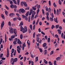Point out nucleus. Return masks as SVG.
Here are the masks:
<instances>
[{"mask_svg": "<svg viewBox=\"0 0 65 65\" xmlns=\"http://www.w3.org/2000/svg\"><path fill=\"white\" fill-rule=\"evenodd\" d=\"M32 23H32L34 25V24H35V20H34Z\"/></svg>", "mask_w": 65, "mask_h": 65, "instance_id": "nucleus-51", "label": "nucleus"}, {"mask_svg": "<svg viewBox=\"0 0 65 65\" xmlns=\"http://www.w3.org/2000/svg\"><path fill=\"white\" fill-rule=\"evenodd\" d=\"M54 21L56 23H58V20L56 19L55 18L54 19Z\"/></svg>", "mask_w": 65, "mask_h": 65, "instance_id": "nucleus-19", "label": "nucleus"}, {"mask_svg": "<svg viewBox=\"0 0 65 65\" xmlns=\"http://www.w3.org/2000/svg\"><path fill=\"white\" fill-rule=\"evenodd\" d=\"M1 17H2L3 19L4 20L5 19V18H4V15H3V14H1Z\"/></svg>", "mask_w": 65, "mask_h": 65, "instance_id": "nucleus-18", "label": "nucleus"}, {"mask_svg": "<svg viewBox=\"0 0 65 65\" xmlns=\"http://www.w3.org/2000/svg\"><path fill=\"white\" fill-rule=\"evenodd\" d=\"M22 25H23V22H21L20 23L19 26L20 27L22 26Z\"/></svg>", "mask_w": 65, "mask_h": 65, "instance_id": "nucleus-11", "label": "nucleus"}, {"mask_svg": "<svg viewBox=\"0 0 65 65\" xmlns=\"http://www.w3.org/2000/svg\"><path fill=\"white\" fill-rule=\"evenodd\" d=\"M18 39L17 38H15L14 39V41H16V42L18 41Z\"/></svg>", "mask_w": 65, "mask_h": 65, "instance_id": "nucleus-52", "label": "nucleus"}, {"mask_svg": "<svg viewBox=\"0 0 65 65\" xmlns=\"http://www.w3.org/2000/svg\"><path fill=\"white\" fill-rule=\"evenodd\" d=\"M56 60H55L54 61V65H56Z\"/></svg>", "mask_w": 65, "mask_h": 65, "instance_id": "nucleus-55", "label": "nucleus"}, {"mask_svg": "<svg viewBox=\"0 0 65 65\" xmlns=\"http://www.w3.org/2000/svg\"><path fill=\"white\" fill-rule=\"evenodd\" d=\"M14 33H17V31L15 29H14Z\"/></svg>", "mask_w": 65, "mask_h": 65, "instance_id": "nucleus-30", "label": "nucleus"}, {"mask_svg": "<svg viewBox=\"0 0 65 65\" xmlns=\"http://www.w3.org/2000/svg\"><path fill=\"white\" fill-rule=\"evenodd\" d=\"M15 37V36H11V39H13V38H14Z\"/></svg>", "mask_w": 65, "mask_h": 65, "instance_id": "nucleus-29", "label": "nucleus"}, {"mask_svg": "<svg viewBox=\"0 0 65 65\" xmlns=\"http://www.w3.org/2000/svg\"><path fill=\"white\" fill-rule=\"evenodd\" d=\"M44 62L45 64H47V61L45 59H44Z\"/></svg>", "mask_w": 65, "mask_h": 65, "instance_id": "nucleus-16", "label": "nucleus"}, {"mask_svg": "<svg viewBox=\"0 0 65 65\" xmlns=\"http://www.w3.org/2000/svg\"><path fill=\"white\" fill-rule=\"evenodd\" d=\"M53 53H54V51H52L50 53V55H52V54H53Z\"/></svg>", "mask_w": 65, "mask_h": 65, "instance_id": "nucleus-23", "label": "nucleus"}, {"mask_svg": "<svg viewBox=\"0 0 65 65\" xmlns=\"http://www.w3.org/2000/svg\"><path fill=\"white\" fill-rule=\"evenodd\" d=\"M19 12H22V13H24L25 12V10L23 8L20 9L19 10Z\"/></svg>", "mask_w": 65, "mask_h": 65, "instance_id": "nucleus-2", "label": "nucleus"}, {"mask_svg": "<svg viewBox=\"0 0 65 65\" xmlns=\"http://www.w3.org/2000/svg\"><path fill=\"white\" fill-rule=\"evenodd\" d=\"M47 42H48V43L50 42V38H48V39Z\"/></svg>", "mask_w": 65, "mask_h": 65, "instance_id": "nucleus-33", "label": "nucleus"}, {"mask_svg": "<svg viewBox=\"0 0 65 65\" xmlns=\"http://www.w3.org/2000/svg\"><path fill=\"white\" fill-rule=\"evenodd\" d=\"M47 44L46 43H44L43 45V46L44 47H45L46 46Z\"/></svg>", "mask_w": 65, "mask_h": 65, "instance_id": "nucleus-12", "label": "nucleus"}, {"mask_svg": "<svg viewBox=\"0 0 65 65\" xmlns=\"http://www.w3.org/2000/svg\"><path fill=\"white\" fill-rule=\"evenodd\" d=\"M23 46L24 47H26V44H25V42L24 43V44H23Z\"/></svg>", "mask_w": 65, "mask_h": 65, "instance_id": "nucleus-59", "label": "nucleus"}, {"mask_svg": "<svg viewBox=\"0 0 65 65\" xmlns=\"http://www.w3.org/2000/svg\"><path fill=\"white\" fill-rule=\"evenodd\" d=\"M24 19L26 20H28V18L26 17V16H25V17H24Z\"/></svg>", "mask_w": 65, "mask_h": 65, "instance_id": "nucleus-58", "label": "nucleus"}, {"mask_svg": "<svg viewBox=\"0 0 65 65\" xmlns=\"http://www.w3.org/2000/svg\"><path fill=\"white\" fill-rule=\"evenodd\" d=\"M59 4H60V5H61L62 4V3H61V1L60 0H59Z\"/></svg>", "mask_w": 65, "mask_h": 65, "instance_id": "nucleus-36", "label": "nucleus"}, {"mask_svg": "<svg viewBox=\"0 0 65 65\" xmlns=\"http://www.w3.org/2000/svg\"><path fill=\"white\" fill-rule=\"evenodd\" d=\"M39 38H37V40L38 42H39Z\"/></svg>", "mask_w": 65, "mask_h": 65, "instance_id": "nucleus-61", "label": "nucleus"}, {"mask_svg": "<svg viewBox=\"0 0 65 65\" xmlns=\"http://www.w3.org/2000/svg\"><path fill=\"white\" fill-rule=\"evenodd\" d=\"M58 31L59 34L60 35H61V32H62L61 30L60 29H59L58 30Z\"/></svg>", "mask_w": 65, "mask_h": 65, "instance_id": "nucleus-9", "label": "nucleus"}, {"mask_svg": "<svg viewBox=\"0 0 65 65\" xmlns=\"http://www.w3.org/2000/svg\"><path fill=\"white\" fill-rule=\"evenodd\" d=\"M5 12L6 15H8V14H7V11H5Z\"/></svg>", "mask_w": 65, "mask_h": 65, "instance_id": "nucleus-43", "label": "nucleus"}, {"mask_svg": "<svg viewBox=\"0 0 65 65\" xmlns=\"http://www.w3.org/2000/svg\"><path fill=\"white\" fill-rule=\"evenodd\" d=\"M3 55V54L2 53L0 55V58H2V56Z\"/></svg>", "mask_w": 65, "mask_h": 65, "instance_id": "nucleus-44", "label": "nucleus"}, {"mask_svg": "<svg viewBox=\"0 0 65 65\" xmlns=\"http://www.w3.org/2000/svg\"><path fill=\"white\" fill-rule=\"evenodd\" d=\"M29 10V15H31V14H32V12H33V9H30Z\"/></svg>", "mask_w": 65, "mask_h": 65, "instance_id": "nucleus-5", "label": "nucleus"}, {"mask_svg": "<svg viewBox=\"0 0 65 65\" xmlns=\"http://www.w3.org/2000/svg\"><path fill=\"white\" fill-rule=\"evenodd\" d=\"M55 36L57 38H59V36H58V35H57L56 34L55 35Z\"/></svg>", "mask_w": 65, "mask_h": 65, "instance_id": "nucleus-42", "label": "nucleus"}, {"mask_svg": "<svg viewBox=\"0 0 65 65\" xmlns=\"http://www.w3.org/2000/svg\"><path fill=\"white\" fill-rule=\"evenodd\" d=\"M46 18L47 20L49 21V20H50V19H49V17H48V16H47L46 17Z\"/></svg>", "mask_w": 65, "mask_h": 65, "instance_id": "nucleus-47", "label": "nucleus"}, {"mask_svg": "<svg viewBox=\"0 0 65 65\" xmlns=\"http://www.w3.org/2000/svg\"><path fill=\"white\" fill-rule=\"evenodd\" d=\"M46 9V11H48V8L47 7H45Z\"/></svg>", "mask_w": 65, "mask_h": 65, "instance_id": "nucleus-54", "label": "nucleus"}, {"mask_svg": "<svg viewBox=\"0 0 65 65\" xmlns=\"http://www.w3.org/2000/svg\"><path fill=\"white\" fill-rule=\"evenodd\" d=\"M8 25L9 26H11V22H10V21H9L8 22Z\"/></svg>", "mask_w": 65, "mask_h": 65, "instance_id": "nucleus-27", "label": "nucleus"}, {"mask_svg": "<svg viewBox=\"0 0 65 65\" xmlns=\"http://www.w3.org/2000/svg\"><path fill=\"white\" fill-rule=\"evenodd\" d=\"M20 38L21 39H23V35H20Z\"/></svg>", "mask_w": 65, "mask_h": 65, "instance_id": "nucleus-28", "label": "nucleus"}, {"mask_svg": "<svg viewBox=\"0 0 65 65\" xmlns=\"http://www.w3.org/2000/svg\"><path fill=\"white\" fill-rule=\"evenodd\" d=\"M20 63L21 65H23V63L22 61H21L20 62Z\"/></svg>", "mask_w": 65, "mask_h": 65, "instance_id": "nucleus-64", "label": "nucleus"}, {"mask_svg": "<svg viewBox=\"0 0 65 65\" xmlns=\"http://www.w3.org/2000/svg\"><path fill=\"white\" fill-rule=\"evenodd\" d=\"M29 27L31 29H32V25H30Z\"/></svg>", "mask_w": 65, "mask_h": 65, "instance_id": "nucleus-50", "label": "nucleus"}, {"mask_svg": "<svg viewBox=\"0 0 65 65\" xmlns=\"http://www.w3.org/2000/svg\"><path fill=\"white\" fill-rule=\"evenodd\" d=\"M32 8L34 10H36V8H35L34 7H32Z\"/></svg>", "mask_w": 65, "mask_h": 65, "instance_id": "nucleus-22", "label": "nucleus"}, {"mask_svg": "<svg viewBox=\"0 0 65 65\" xmlns=\"http://www.w3.org/2000/svg\"><path fill=\"white\" fill-rule=\"evenodd\" d=\"M16 42H16V41H14L13 42L14 44H17Z\"/></svg>", "mask_w": 65, "mask_h": 65, "instance_id": "nucleus-63", "label": "nucleus"}, {"mask_svg": "<svg viewBox=\"0 0 65 65\" xmlns=\"http://www.w3.org/2000/svg\"><path fill=\"white\" fill-rule=\"evenodd\" d=\"M9 32L11 33H13V30L11 29V30H9Z\"/></svg>", "mask_w": 65, "mask_h": 65, "instance_id": "nucleus-15", "label": "nucleus"}, {"mask_svg": "<svg viewBox=\"0 0 65 65\" xmlns=\"http://www.w3.org/2000/svg\"><path fill=\"white\" fill-rule=\"evenodd\" d=\"M34 14H32V15L31 17V20H33L34 18Z\"/></svg>", "mask_w": 65, "mask_h": 65, "instance_id": "nucleus-13", "label": "nucleus"}, {"mask_svg": "<svg viewBox=\"0 0 65 65\" xmlns=\"http://www.w3.org/2000/svg\"><path fill=\"white\" fill-rule=\"evenodd\" d=\"M4 21H3L2 22L1 24V28L2 29L3 27V26H4Z\"/></svg>", "mask_w": 65, "mask_h": 65, "instance_id": "nucleus-7", "label": "nucleus"}, {"mask_svg": "<svg viewBox=\"0 0 65 65\" xmlns=\"http://www.w3.org/2000/svg\"><path fill=\"white\" fill-rule=\"evenodd\" d=\"M21 27H20V31H22L23 30V29H24V28L22 27V26H20Z\"/></svg>", "mask_w": 65, "mask_h": 65, "instance_id": "nucleus-14", "label": "nucleus"}, {"mask_svg": "<svg viewBox=\"0 0 65 65\" xmlns=\"http://www.w3.org/2000/svg\"><path fill=\"white\" fill-rule=\"evenodd\" d=\"M14 49L12 48V49L11 50V53H12V54H13L14 52Z\"/></svg>", "mask_w": 65, "mask_h": 65, "instance_id": "nucleus-35", "label": "nucleus"}, {"mask_svg": "<svg viewBox=\"0 0 65 65\" xmlns=\"http://www.w3.org/2000/svg\"><path fill=\"white\" fill-rule=\"evenodd\" d=\"M38 57H36V60L35 61H37L38 60Z\"/></svg>", "mask_w": 65, "mask_h": 65, "instance_id": "nucleus-32", "label": "nucleus"}, {"mask_svg": "<svg viewBox=\"0 0 65 65\" xmlns=\"http://www.w3.org/2000/svg\"><path fill=\"white\" fill-rule=\"evenodd\" d=\"M59 25H57L56 26V28H59Z\"/></svg>", "mask_w": 65, "mask_h": 65, "instance_id": "nucleus-56", "label": "nucleus"}, {"mask_svg": "<svg viewBox=\"0 0 65 65\" xmlns=\"http://www.w3.org/2000/svg\"><path fill=\"white\" fill-rule=\"evenodd\" d=\"M29 11H28V12H26V16H28V15H29Z\"/></svg>", "mask_w": 65, "mask_h": 65, "instance_id": "nucleus-34", "label": "nucleus"}, {"mask_svg": "<svg viewBox=\"0 0 65 65\" xmlns=\"http://www.w3.org/2000/svg\"><path fill=\"white\" fill-rule=\"evenodd\" d=\"M17 3L18 5H19V4H20V0H17Z\"/></svg>", "mask_w": 65, "mask_h": 65, "instance_id": "nucleus-46", "label": "nucleus"}, {"mask_svg": "<svg viewBox=\"0 0 65 65\" xmlns=\"http://www.w3.org/2000/svg\"><path fill=\"white\" fill-rule=\"evenodd\" d=\"M30 9V8L28 6L26 8H25V10H29Z\"/></svg>", "mask_w": 65, "mask_h": 65, "instance_id": "nucleus-20", "label": "nucleus"}, {"mask_svg": "<svg viewBox=\"0 0 65 65\" xmlns=\"http://www.w3.org/2000/svg\"><path fill=\"white\" fill-rule=\"evenodd\" d=\"M18 44H22V42L20 41V40L19 39H18Z\"/></svg>", "mask_w": 65, "mask_h": 65, "instance_id": "nucleus-10", "label": "nucleus"}, {"mask_svg": "<svg viewBox=\"0 0 65 65\" xmlns=\"http://www.w3.org/2000/svg\"><path fill=\"white\" fill-rule=\"evenodd\" d=\"M7 57L8 58L9 57V50H8V48H7Z\"/></svg>", "mask_w": 65, "mask_h": 65, "instance_id": "nucleus-6", "label": "nucleus"}, {"mask_svg": "<svg viewBox=\"0 0 65 65\" xmlns=\"http://www.w3.org/2000/svg\"><path fill=\"white\" fill-rule=\"evenodd\" d=\"M46 15H47V16H48V15H49V12H46Z\"/></svg>", "mask_w": 65, "mask_h": 65, "instance_id": "nucleus-60", "label": "nucleus"}, {"mask_svg": "<svg viewBox=\"0 0 65 65\" xmlns=\"http://www.w3.org/2000/svg\"><path fill=\"white\" fill-rule=\"evenodd\" d=\"M42 13L43 15H44V10L43 9L42 10Z\"/></svg>", "mask_w": 65, "mask_h": 65, "instance_id": "nucleus-45", "label": "nucleus"}, {"mask_svg": "<svg viewBox=\"0 0 65 65\" xmlns=\"http://www.w3.org/2000/svg\"><path fill=\"white\" fill-rule=\"evenodd\" d=\"M23 4L24 6L25 7H27V6H28V5H27V3H26L25 2H21V5H23Z\"/></svg>", "mask_w": 65, "mask_h": 65, "instance_id": "nucleus-3", "label": "nucleus"}, {"mask_svg": "<svg viewBox=\"0 0 65 65\" xmlns=\"http://www.w3.org/2000/svg\"><path fill=\"white\" fill-rule=\"evenodd\" d=\"M9 15L11 17H13V16L14 15V14L13 13H11Z\"/></svg>", "mask_w": 65, "mask_h": 65, "instance_id": "nucleus-8", "label": "nucleus"}, {"mask_svg": "<svg viewBox=\"0 0 65 65\" xmlns=\"http://www.w3.org/2000/svg\"><path fill=\"white\" fill-rule=\"evenodd\" d=\"M24 28H23V30H22L23 33H25V32H27V27L26 26H25L24 27Z\"/></svg>", "mask_w": 65, "mask_h": 65, "instance_id": "nucleus-1", "label": "nucleus"}, {"mask_svg": "<svg viewBox=\"0 0 65 65\" xmlns=\"http://www.w3.org/2000/svg\"><path fill=\"white\" fill-rule=\"evenodd\" d=\"M17 49H18V50H19V51H21V48H20V46H18L17 47Z\"/></svg>", "mask_w": 65, "mask_h": 65, "instance_id": "nucleus-26", "label": "nucleus"}, {"mask_svg": "<svg viewBox=\"0 0 65 65\" xmlns=\"http://www.w3.org/2000/svg\"><path fill=\"white\" fill-rule=\"evenodd\" d=\"M17 61H18V59L17 58H16L14 59L13 61L15 62H17Z\"/></svg>", "mask_w": 65, "mask_h": 65, "instance_id": "nucleus-17", "label": "nucleus"}, {"mask_svg": "<svg viewBox=\"0 0 65 65\" xmlns=\"http://www.w3.org/2000/svg\"><path fill=\"white\" fill-rule=\"evenodd\" d=\"M59 10H58V9H57V10L56 14H57V15H59Z\"/></svg>", "mask_w": 65, "mask_h": 65, "instance_id": "nucleus-21", "label": "nucleus"}, {"mask_svg": "<svg viewBox=\"0 0 65 65\" xmlns=\"http://www.w3.org/2000/svg\"><path fill=\"white\" fill-rule=\"evenodd\" d=\"M2 41H3V40L2 39H1V40H0V44H1V43L2 42Z\"/></svg>", "mask_w": 65, "mask_h": 65, "instance_id": "nucleus-49", "label": "nucleus"}, {"mask_svg": "<svg viewBox=\"0 0 65 65\" xmlns=\"http://www.w3.org/2000/svg\"><path fill=\"white\" fill-rule=\"evenodd\" d=\"M10 3L11 4H12L13 3H12V2L11 1H10Z\"/></svg>", "mask_w": 65, "mask_h": 65, "instance_id": "nucleus-62", "label": "nucleus"}, {"mask_svg": "<svg viewBox=\"0 0 65 65\" xmlns=\"http://www.w3.org/2000/svg\"><path fill=\"white\" fill-rule=\"evenodd\" d=\"M39 11H40V10H39V9H38L37 11V13H39Z\"/></svg>", "mask_w": 65, "mask_h": 65, "instance_id": "nucleus-41", "label": "nucleus"}, {"mask_svg": "<svg viewBox=\"0 0 65 65\" xmlns=\"http://www.w3.org/2000/svg\"><path fill=\"white\" fill-rule=\"evenodd\" d=\"M5 42H6V35H5Z\"/></svg>", "mask_w": 65, "mask_h": 65, "instance_id": "nucleus-39", "label": "nucleus"}, {"mask_svg": "<svg viewBox=\"0 0 65 65\" xmlns=\"http://www.w3.org/2000/svg\"><path fill=\"white\" fill-rule=\"evenodd\" d=\"M61 59V58L60 57H58L56 58V60H60Z\"/></svg>", "mask_w": 65, "mask_h": 65, "instance_id": "nucleus-25", "label": "nucleus"}, {"mask_svg": "<svg viewBox=\"0 0 65 65\" xmlns=\"http://www.w3.org/2000/svg\"><path fill=\"white\" fill-rule=\"evenodd\" d=\"M36 13V12H35V11H33L32 12V14H35Z\"/></svg>", "mask_w": 65, "mask_h": 65, "instance_id": "nucleus-31", "label": "nucleus"}, {"mask_svg": "<svg viewBox=\"0 0 65 65\" xmlns=\"http://www.w3.org/2000/svg\"><path fill=\"white\" fill-rule=\"evenodd\" d=\"M10 7L11 8H17V6L15 5H13L12 4L10 6Z\"/></svg>", "mask_w": 65, "mask_h": 65, "instance_id": "nucleus-4", "label": "nucleus"}, {"mask_svg": "<svg viewBox=\"0 0 65 65\" xmlns=\"http://www.w3.org/2000/svg\"><path fill=\"white\" fill-rule=\"evenodd\" d=\"M38 15H36L35 17V19H36V18H38Z\"/></svg>", "mask_w": 65, "mask_h": 65, "instance_id": "nucleus-48", "label": "nucleus"}, {"mask_svg": "<svg viewBox=\"0 0 65 65\" xmlns=\"http://www.w3.org/2000/svg\"><path fill=\"white\" fill-rule=\"evenodd\" d=\"M27 43L28 45H30V41L29 40H28L27 41Z\"/></svg>", "mask_w": 65, "mask_h": 65, "instance_id": "nucleus-24", "label": "nucleus"}, {"mask_svg": "<svg viewBox=\"0 0 65 65\" xmlns=\"http://www.w3.org/2000/svg\"><path fill=\"white\" fill-rule=\"evenodd\" d=\"M18 20L19 21H21V18H20L19 17H18Z\"/></svg>", "mask_w": 65, "mask_h": 65, "instance_id": "nucleus-53", "label": "nucleus"}, {"mask_svg": "<svg viewBox=\"0 0 65 65\" xmlns=\"http://www.w3.org/2000/svg\"><path fill=\"white\" fill-rule=\"evenodd\" d=\"M13 2H14V3L15 4H17V1H15V0L14 1H13Z\"/></svg>", "mask_w": 65, "mask_h": 65, "instance_id": "nucleus-37", "label": "nucleus"}, {"mask_svg": "<svg viewBox=\"0 0 65 65\" xmlns=\"http://www.w3.org/2000/svg\"><path fill=\"white\" fill-rule=\"evenodd\" d=\"M13 58H11L10 60L11 62L12 63V62H13Z\"/></svg>", "mask_w": 65, "mask_h": 65, "instance_id": "nucleus-40", "label": "nucleus"}, {"mask_svg": "<svg viewBox=\"0 0 65 65\" xmlns=\"http://www.w3.org/2000/svg\"><path fill=\"white\" fill-rule=\"evenodd\" d=\"M35 32H34V34H33V38H35Z\"/></svg>", "mask_w": 65, "mask_h": 65, "instance_id": "nucleus-38", "label": "nucleus"}, {"mask_svg": "<svg viewBox=\"0 0 65 65\" xmlns=\"http://www.w3.org/2000/svg\"><path fill=\"white\" fill-rule=\"evenodd\" d=\"M48 3H49V6H51V1H49Z\"/></svg>", "mask_w": 65, "mask_h": 65, "instance_id": "nucleus-57", "label": "nucleus"}]
</instances>
